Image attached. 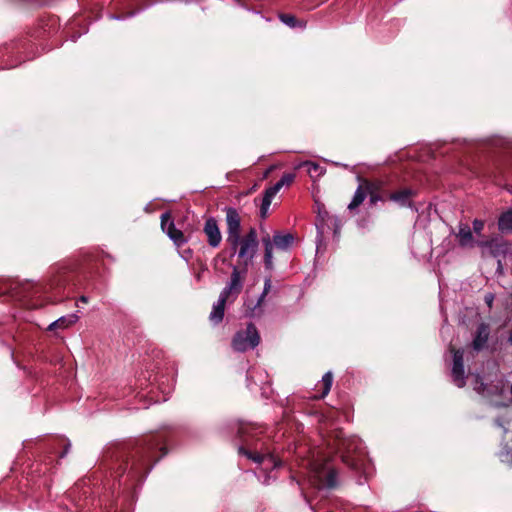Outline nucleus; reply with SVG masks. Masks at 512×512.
<instances>
[{
  "label": "nucleus",
  "mask_w": 512,
  "mask_h": 512,
  "mask_svg": "<svg viewBox=\"0 0 512 512\" xmlns=\"http://www.w3.org/2000/svg\"><path fill=\"white\" fill-rule=\"evenodd\" d=\"M163 434L145 435L129 448L120 450L112 467L116 478L127 475L130 481H143L152 467L167 454Z\"/></svg>",
  "instance_id": "1"
},
{
  "label": "nucleus",
  "mask_w": 512,
  "mask_h": 512,
  "mask_svg": "<svg viewBox=\"0 0 512 512\" xmlns=\"http://www.w3.org/2000/svg\"><path fill=\"white\" fill-rule=\"evenodd\" d=\"M77 285V265L75 263H62L52 268L47 285L41 286L31 282L20 283L13 288L12 295L19 300H25L48 291L60 294L66 288L76 287Z\"/></svg>",
  "instance_id": "2"
},
{
  "label": "nucleus",
  "mask_w": 512,
  "mask_h": 512,
  "mask_svg": "<svg viewBox=\"0 0 512 512\" xmlns=\"http://www.w3.org/2000/svg\"><path fill=\"white\" fill-rule=\"evenodd\" d=\"M328 445L341 453L343 462L348 466L355 468L357 463L350 454L360 449L361 441L355 436L347 437L342 429H333L329 433Z\"/></svg>",
  "instance_id": "3"
},
{
  "label": "nucleus",
  "mask_w": 512,
  "mask_h": 512,
  "mask_svg": "<svg viewBox=\"0 0 512 512\" xmlns=\"http://www.w3.org/2000/svg\"><path fill=\"white\" fill-rule=\"evenodd\" d=\"M30 42L27 40H17L10 44L0 47V69L14 68L21 61L30 59V57L21 58L20 55L26 53Z\"/></svg>",
  "instance_id": "4"
},
{
  "label": "nucleus",
  "mask_w": 512,
  "mask_h": 512,
  "mask_svg": "<svg viewBox=\"0 0 512 512\" xmlns=\"http://www.w3.org/2000/svg\"><path fill=\"white\" fill-rule=\"evenodd\" d=\"M337 471L328 463L316 460L311 463L312 482L318 488H333L337 482Z\"/></svg>",
  "instance_id": "5"
},
{
  "label": "nucleus",
  "mask_w": 512,
  "mask_h": 512,
  "mask_svg": "<svg viewBox=\"0 0 512 512\" xmlns=\"http://www.w3.org/2000/svg\"><path fill=\"white\" fill-rule=\"evenodd\" d=\"M260 342V335L256 326L249 323L244 330L238 331L232 339V348L237 352L254 349Z\"/></svg>",
  "instance_id": "6"
},
{
  "label": "nucleus",
  "mask_w": 512,
  "mask_h": 512,
  "mask_svg": "<svg viewBox=\"0 0 512 512\" xmlns=\"http://www.w3.org/2000/svg\"><path fill=\"white\" fill-rule=\"evenodd\" d=\"M246 275V265L233 266L230 280L220 294L223 295V297L229 298L231 301H235L242 292Z\"/></svg>",
  "instance_id": "7"
},
{
  "label": "nucleus",
  "mask_w": 512,
  "mask_h": 512,
  "mask_svg": "<svg viewBox=\"0 0 512 512\" xmlns=\"http://www.w3.org/2000/svg\"><path fill=\"white\" fill-rule=\"evenodd\" d=\"M295 179V174L293 173H286L284 174L281 179L275 183L273 186L269 187L265 190L261 207H260V214L262 218H265L268 212V209L271 205L273 197L278 193V191L285 185L289 186Z\"/></svg>",
  "instance_id": "8"
},
{
  "label": "nucleus",
  "mask_w": 512,
  "mask_h": 512,
  "mask_svg": "<svg viewBox=\"0 0 512 512\" xmlns=\"http://www.w3.org/2000/svg\"><path fill=\"white\" fill-rule=\"evenodd\" d=\"M258 247L257 232L255 228H250L249 232L242 237V242L238 251V257L243 259V265L253 259Z\"/></svg>",
  "instance_id": "9"
},
{
  "label": "nucleus",
  "mask_w": 512,
  "mask_h": 512,
  "mask_svg": "<svg viewBox=\"0 0 512 512\" xmlns=\"http://www.w3.org/2000/svg\"><path fill=\"white\" fill-rule=\"evenodd\" d=\"M366 183L371 205H376L379 201L385 202L389 200L391 191L388 189L387 182L385 180H366Z\"/></svg>",
  "instance_id": "10"
},
{
  "label": "nucleus",
  "mask_w": 512,
  "mask_h": 512,
  "mask_svg": "<svg viewBox=\"0 0 512 512\" xmlns=\"http://www.w3.org/2000/svg\"><path fill=\"white\" fill-rule=\"evenodd\" d=\"M450 351L453 354V366H452V379L454 384L462 388L465 386V371H464V351L462 349H455L450 347Z\"/></svg>",
  "instance_id": "11"
},
{
  "label": "nucleus",
  "mask_w": 512,
  "mask_h": 512,
  "mask_svg": "<svg viewBox=\"0 0 512 512\" xmlns=\"http://www.w3.org/2000/svg\"><path fill=\"white\" fill-rule=\"evenodd\" d=\"M417 196V191L411 187H402L398 190L391 191L389 201H392L400 207H408L417 211L414 205V198Z\"/></svg>",
  "instance_id": "12"
},
{
  "label": "nucleus",
  "mask_w": 512,
  "mask_h": 512,
  "mask_svg": "<svg viewBox=\"0 0 512 512\" xmlns=\"http://www.w3.org/2000/svg\"><path fill=\"white\" fill-rule=\"evenodd\" d=\"M161 228L178 247L186 243L183 232L175 227L168 212L161 215Z\"/></svg>",
  "instance_id": "13"
},
{
  "label": "nucleus",
  "mask_w": 512,
  "mask_h": 512,
  "mask_svg": "<svg viewBox=\"0 0 512 512\" xmlns=\"http://www.w3.org/2000/svg\"><path fill=\"white\" fill-rule=\"evenodd\" d=\"M490 337V326L487 323H480L474 334L471 342V348L475 352H480L487 347L488 340Z\"/></svg>",
  "instance_id": "14"
},
{
  "label": "nucleus",
  "mask_w": 512,
  "mask_h": 512,
  "mask_svg": "<svg viewBox=\"0 0 512 512\" xmlns=\"http://www.w3.org/2000/svg\"><path fill=\"white\" fill-rule=\"evenodd\" d=\"M203 231L207 237V242L211 247L216 248L220 245L222 235L217 221L214 218L211 217L206 220Z\"/></svg>",
  "instance_id": "15"
},
{
  "label": "nucleus",
  "mask_w": 512,
  "mask_h": 512,
  "mask_svg": "<svg viewBox=\"0 0 512 512\" xmlns=\"http://www.w3.org/2000/svg\"><path fill=\"white\" fill-rule=\"evenodd\" d=\"M226 212L227 235H238L241 232V217L235 208L228 207Z\"/></svg>",
  "instance_id": "16"
},
{
  "label": "nucleus",
  "mask_w": 512,
  "mask_h": 512,
  "mask_svg": "<svg viewBox=\"0 0 512 512\" xmlns=\"http://www.w3.org/2000/svg\"><path fill=\"white\" fill-rule=\"evenodd\" d=\"M456 238L458 240L459 245L463 248L475 247L476 240L473 237L471 228L467 224H459Z\"/></svg>",
  "instance_id": "17"
},
{
  "label": "nucleus",
  "mask_w": 512,
  "mask_h": 512,
  "mask_svg": "<svg viewBox=\"0 0 512 512\" xmlns=\"http://www.w3.org/2000/svg\"><path fill=\"white\" fill-rule=\"evenodd\" d=\"M227 302H232L229 298L219 295L218 301L213 305L209 319L214 324H219L224 317L225 305Z\"/></svg>",
  "instance_id": "18"
},
{
  "label": "nucleus",
  "mask_w": 512,
  "mask_h": 512,
  "mask_svg": "<svg viewBox=\"0 0 512 512\" xmlns=\"http://www.w3.org/2000/svg\"><path fill=\"white\" fill-rule=\"evenodd\" d=\"M295 237L292 233L276 232L273 236L272 245L279 250H287L294 243Z\"/></svg>",
  "instance_id": "19"
},
{
  "label": "nucleus",
  "mask_w": 512,
  "mask_h": 512,
  "mask_svg": "<svg viewBox=\"0 0 512 512\" xmlns=\"http://www.w3.org/2000/svg\"><path fill=\"white\" fill-rule=\"evenodd\" d=\"M367 196H369V192L367 189L366 179H364L356 189L353 199L348 205V209L352 211L359 207Z\"/></svg>",
  "instance_id": "20"
},
{
  "label": "nucleus",
  "mask_w": 512,
  "mask_h": 512,
  "mask_svg": "<svg viewBox=\"0 0 512 512\" xmlns=\"http://www.w3.org/2000/svg\"><path fill=\"white\" fill-rule=\"evenodd\" d=\"M279 19L282 23L293 29L303 30L306 27V21L296 18L294 15L281 13Z\"/></svg>",
  "instance_id": "21"
},
{
  "label": "nucleus",
  "mask_w": 512,
  "mask_h": 512,
  "mask_svg": "<svg viewBox=\"0 0 512 512\" xmlns=\"http://www.w3.org/2000/svg\"><path fill=\"white\" fill-rule=\"evenodd\" d=\"M271 287H272V282L268 278V279L265 280L263 292L260 295L256 305L251 309L250 316L255 317V316L262 315L263 310L261 308V305H262L266 295L269 293Z\"/></svg>",
  "instance_id": "22"
},
{
  "label": "nucleus",
  "mask_w": 512,
  "mask_h": 512,
  "mask_svg": "<svg viewBox=\"0 0 512 512\" xmlns=\"http://www.w3.org/2000/svg\"><path fill=\"white\" fill-rule=\"evenodd\" d=\"M474 390L483 396H490L495 394H500L501 388L498 386H494L493 388H488L487 385L482 381L480 376L476 377Z\"/></svg>",
  "instance_id": "23"
},
{
  "label": "nucleus",
  "mask_w": 512,
  "mask_h": 512,
  "mask_svg": "<svg viewBox=\"0 0 512 512\" xmlns=\"http://www.w3.org/2000/svg\"><path fill=\"white\" fill-rule=\"evenodd\" d=\"M78 320V316L76 314H71L68 316H63L59 318L58 320L51 323L48 327L49 330H56V329H65L74 323H76Z\"/></svg>",
  "instance_id": "24"
},
{
  "label": "nucleus",
  "mask_w": 512,
  "mask_h": 512,
  "mask_svg": "<svg viewBox=\"0 0 512 512\" xmlns=\"http://www.w3.org/2000/svg\"><path fill=\"white\" fill-rule=\"evenodd\" d=\"M333 383V375L329 371L325 373L322 377L320 383L316 386L317 390L320 391V395L315 396L316 398H324L331 390V386Z\"/></svg>",
  "instance_id": "25"
},
{
  "label": "nucleus",
  "mask_w": 512,
  "mask_h": 512,
  "mask_svg": "<svg viewBox=\"0 0 512 512\" xmlns=\"http://www.w3.org/2000/svg\"><path fill=\"white\" fill-rule=\"evenodd\" d=\"M262 243H263L264 248H265L264 263H265L266 268L270 269V268H272L273 245H272V241H271V238H270L269 234H266L265 236L262 237Z\"/></svg>",
  "instance_id": "26"
},
{
  "label": "nucleus",
  "mask_w": 512,
  "mask_h": 512,
  "mask_svg": "<svg viewBox=\"0 0 512 512\" xmlns=\"http://www.w3.org/2000/svg\"><path fill=\"white\" fill-rule=\"evenodd\" d=\"M498 228L500 231H512V210H509L499 217Z\"/></svg>",
  "instance_id": "27"
},
{
  "label": "nucleus",
  "mask_w": 512,
  "mask_h": 512,
  "mask_svg": "<svg viewBox=\"0 0 512 512\" xmlns=\"http://www.w3.org/2000/svg\"><path fill=\"white\" fill-rule=\"evenodd\" d=\"M240 452L244 453L245 455H247L250 459H252L255 462L264 463L265 461H269L271 464H273V466H276V463L272 456L261 455L258 453L253 454L251 452L244 451L243 448H240Z\"/></svg>",
  "instance_id": "28"
},
{
  "label": "nucleus",
  "mask_w": 512,
  "mask_h": 512,
  "mask_svg": "<svg viewBox=\"0 0 512 512\" xmlns=\"http://www.w3.org/2000/svg\"><path fill=\"white\" fill-rule=\"evenodd\" d=\"M475 246H478L482 249V256L487 257V251L489 248H493L495 246V238L487 239V240H476Z\"/></svg>",
  "instance_id": "29"
},
{
  "label": "nucleus",
  "mask_w": 512,
  "mask_h": 512,
  "mask_svg": "<svg viewBox=\"0 0 512 512\" xmlns=\"http://www.w3.org/2000/svg\"><path fill=\"white\" fill-rule=\"evenodd\" d=\"M304 166L307 167V172L311 177L320 176L323 173V168L317 163L307 161L304 163Z\"/></svg>",
  "instance_id": "30"
},
{
  "label": "nucleus",
  "mask_w": 512,
  "mask_h": 512,
  "mask_svg": "<svg viewBox=\"0 0 512 512\" xmlns=\"http://www.w3.org/2000/svg\"><path fill=\"white\" fill-rule=\"evenodd\" d=\"M505 252V245L501 243L497 238H495V246L493 248H489L487 251V256L497 257L498 255Z\"/></svg>",
  "instance_id": "31"
},
{
  "label": "nucleus",
  "mask_w": 512,
  "mask_h": 512,
  "mask_svg": "<svg viewBox=\"0 0 512 512\" xmlns=\"http://www.w3.org/2000/svg\"><path fill=\"white\" fill-rule=\"evenodd\" d=\"M227 242L231 246V249L233 251V255L236 253L237 248H240L242 238L240 234L238 235H227Z\"/></svg>",
  "instance_id": "32"
},
{
  "label": "nucleus",
  "mask_w": 512,
  "mask_h": 512,
  "mask_svg": "<svg viewBox=\"0 0 512 512\" xmlns=\"http://www.w3.org/2000/svg\"><path fill=\"white\" fill-rule=\"evenodd\" d=\"M484 221L483 220H479V219H475L473 221V232L477 235V236H481V233L484 229Z\"/></svg>",
  "instance_id": "33"
},
{
  "label": "nucleus",
  "mask_w": 512,
  "mask_h": 512,
  "mask_svg": "<svg viewBox=\"0 0 512 512\" xmlns=\"http://www.w3.org/2000/svg\"><path fill=\"white\" fill-rule=\"evenodd\" d=\"M326 216H328V213L325 210L322 211L321 209H319V211H318L319 222L316 224L317 228L319 230H323L324 221H325Z\"/></svg>",
  "instance_id": "34"
},
{
  "label": "nucleus",
  "mask_w": 512,
  "mask_h": 512,
  "mask_svg": "<svg viewBox=\"0 0 512 512\" xmlns=\"http://www.w3.org/2000/svg\"><path fill=\"white\" fill-rule=\"evenodd\" d=\"M485 303L489 308H492L493 302H494V295L492 293H488L484 297Z\"/></svg>",
  "instance_id": "35"
},
{
  "label": "nucleus",
  "mask_w": 512,
  "mask_h": 512,
  "mask_svg": "<svg viewBox=\"0 0 512 512\" xmlns=\"http://www.w3.org/2000/svg\"><path fill=\"white\" fill-rule=\"evenodd\" d=\"M76 26H81V19L75 18L69 24V30H73Z\"/></svg>",
  "instance_id": "36"
},
{
  "label": "nucleus",
  "mask_w": 512,
  "mask_h": 512,
  "mask_svg": "<svg viewBox=\"0 0 512 512\" xmlns=\"http://www.w3.org/2000/svg\"><path fill=\"white\" fill-rule=\"evenodd\" d=\"M86 32H87V28H86V27H83V28H82V31H81V32H79V33H74V32H73V33L71 34V39H72V41H76V40L81 36V34H82V33H86Z\"/></svg>",
  "instance_id": "37"
},
{
  "label": "nucleus",
  "mask_w": 512,
  "mask_h": 512,
  "mask_svg": "<svg viewBox=\"0 0 512 512\" xmlns=\"http://www.w3.org/2000/svg\"><path fill=\"white\" fill-rule=\"evenodd\" d=\"M135 13H136V11H129L125 15L117 16L115 18L116 19H122V18H125V17H131V16L135 15ZM111 18H114V17L111 16Z\"/></svg>",
  "instance_id": "38"
},
{
  "label": "nucleus",
  "mask_w": 512,
  "mask_h": 512,
  "mask_svg": "<svg viewBox=\"0 0 512 512\" xmlns=\"http://www.w3.org/2000/svg\"><path fill=\"white\" fill-rule=\"evenodd\" d=\"M80 301L83 302V303H87L88 302V298L86 296H81L80 297Z\"/></svg>",
  "instance_id": "39"
},
{
  "label": "nucleus",
  "mask_w": 512,
  "mask_h": 512,
  "mask_svg": "<svg viewBox=\"0 0 512 512\" xmlns=\"http://www.w3.org/2000/svg\"><path fill=\"white\" fill-rule=\"evenodd\" d=\"M67 451H68V447H67V448L64 450V452L61 454V457H64V456H65V454L67 453Z\"/></svg>",
  "instance_id": "40"
},
{
  "label": "nucleus",
  "mask_w": 512,
  "mask_h": 512,
  "mask_svg": "<svg viewBox=\"0 0 512 512\" xmlns=\"http://www.w3.org/2000/svg\"><path fill=\"white\" fill-rule=\"evenodd\" d=\"M236 2H239V0H235Z\"/></svg>",
  "instance_id": "41"
}]
</instances>
